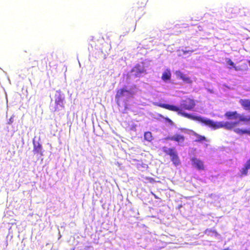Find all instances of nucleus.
<instances>
[{"label": "nucleus", "mask_w": 250, "mask_h": 250, "mask_svg": "<svg viewBox=\"0 0 250 250\" xmlns=\"http://www.w3.org/2000/svg\"><path fill=\"white\" fill-rule=\"evenodd\" d=\"M155 105L172 111L176 112L178 114L183 117L198 121L213 129L224 128L228 130H233L236 133L239 135L246 134L250 135V129L235 128L239 124V122H214L208 119H206L201 116H194L184 112V110H185L188 111L193 110L195 108L196 105L195 102L193 99L189 97H186L185 99L182 100L181 101L180 106L161 103H157Z\"/></svg>", "instance_id": "1"}, {"label": "nucleus", "mask_w": 250, "mask_h": 250, "mask_svg": "<svg viewBox=\"0 0 250 250\" xmlns=\"http://www.w3.org/2000/svg\"><path fill=\"white\" fill-rule=\"evenodd\" d=\"M162 151L166 155L170 156V160L173 164L175 166L180 164V160L177 151L174 147H167L164 146L162 148Z\"/></svg>", "instance_id": "2"}, {"label": "nucleus", "mask_w": 250, "mask_h": 250, "mask_svg": "<svg viewBox=\"0 0 250 250\" xmlns=\"http://www.w3.org/2000/svg\"><path fill=\"white\" fill-rule=\"evenodd\" d=\"M225 116L228 120H235L239 119V121L245 123H250V116L245 117L240 115L236 111H227L225 113Z\"/></svg>", "instance_id": "3"}, {"label": "nucleus", "mask_w": 250, "mask_h": 250, "mask_svg": "<svg viewBox=\"0 0 250 250\" xmlns=\"http://www.w3.org/2000/svg\"><path fill=\"white\" fill-rule=\"evenodd\" d=\"M133 92L125 88H122L118 89L115 95V100L117 104H119L121 99L124 96L132 97Z\"/></svg>", "instance_id": "4"}, {"label": "nucleus", "mask_w": 250, "mask_h": 250, "mask_svg": "<svg viewBox=\"0 0 250 250\" xmlns=\"http://www.w3.org/2000/svg\"><path fill=\"white\" fill-rule=\"evenodd\" d=\"M135 77H140L142 74H146L144 62L136 64L131 70Z\"/></svg>", "instance_id": "5"}, {"label": "nucleus", "mask_w": 250, "mask_h": 250, "mask_svg": "<svg viewBox=\"0 0 250 250\" xmlns=\"http://www.w3.org/2000/svg\"><path fill=\"white\" fill-rule=\"evenodd\" d=\"M166 141H172L177 143L179 146H183L185 140V137L180 134L176 133L171 136H167L163 139Z\"/></svg>", "instance_id": "6"}, {"label": "nucleus", "mask_w": 250, "mask_h": 250, "mask_svg": "<svg viewBox=\"0 0 250 250\" xmlns=\"http://www.w3.org/2000/svg\"><path fill=\"white\" fill-rule=\"evenodd\" d=\"M191 161L192 166L197 169L199 170H205L204 164L202 160L196 157H193L191 159Z\"/></svg>", "instance_id": "7"}, {"label": "nucleus", "mask_w": 250, "mask_h": 250, "mask_svg": "<svg viewBox=\"0 0 250 250\" xmlns=\"http://www.w3.org/2000/svg\"><path fill=\"white\" fill-rule=\"evenodd\" d=\"M239 103L245 110H250V100L240 99Z\"/></svg>", "instance_id": "8"}, {"label": "nucleus", "mask_w": 250, "mask_h": 250, "mask_svg": "<svg viewBox=\"0 0 250 250\" xmlns=\"http://www.w3.org/2000/svg\"><path fill=\"white\" fill-rule=\"evenodd\" d=\"M250 169V158L247 161L244 167L241 170V175L245 176L248 174V170Z\"/></svg>", "instance_id": "9"}, {"label": "nucleus", "mask_w": 250, "mask_h": 250, "mask_svg": "<svg viewBox=\"0 0 250 250\" xmlns=\"http://www.w3.org/2000/svg\"><path fill=\"white\" fill-rule=\"evenodd\" d=\"M192 135L196 136L197 138V139L195 140V142H203V141H207V140L205 136L199 135V134H197V133H196L195 132L193 131H192Z\"/></svg>", "instance_id": "10"}, {"label": "nucleus", "mask_w": 250, "mask_h": 250, "mask_svg": "<svg viewBox=\"0 0 250 250\" xmlns=\"http://www.w3.org/2000/svg\"><path fill=\"white\" fill-rule=\"evenodd\" d=\"M170 78L171 73L170 71L168 70H167L163 73L161 77L162 79L165 82L169 80L170 79Z\"/></svg>", "instance_id": "11"}, {"label": "nucleus", "mask_w": 250, "mask_h": 250, "mask_svg": "<svg viewBox=\"0 0 250 250\" xmlns=\"http://www.w3.org/2000/svg\"><path fill=\"white\" fill-rule=\"evenodd\" d=\"M41 150L42 146L39 143H38L37 145H34L33 152L34 154H40L41 155H42V154Z\"/></svg>", "instance_id": "12"}, {"label": "nucleus", "mask_w": 250, "mask_h": 250, "mask_svg": "<svg viewBox=\"0 0 250 250\" xmlns=\"http://www.w3.org/2000/svg\"><path fill=\"white\" fill-rule=\"evenodd\" d=\"M55 103L56 105H60L61 106L63 107V99L60 95H59L57 97L55 98Z\"/></svg>", "instance_id": "13"}, {"label": "nucleus", "mask_w": 250, "mask_h": 250, "mask_svg": "<svg viewBox=\"0 0 250 250\" xmlns=\"http://www.w3.org/2000/svg\"><path fill=\"white\" fill-rule=\"evenodd\" d=\"M144 139L148 142H151L153 140L151 132L150 131L146 132L144 134Z\"/></svg>", "instance_id": "14"}, {"label": "nucleus", "mask_w": 250, "mask_h": 250, "mask_svg": "<svg viewBox=\"0 0 250 250\" xmlns=\"http://www.w3.org/2000/svg\"><path fill=\"white\" fill-rule=\"evenodd\" d=\"M205 233L208 235H210L211 234H214L215 236L218 235V233L215 230H213L209 229H207L205 231Z\"/></svg>", "instance_id": "15"}, {"label": "nucleus", "mask_w": 250, "mask_h": 250, "mask_svg": "<svg viewBox=\"0 0 250 250\" xmlns=\"http://www.w3.org/2000/svg\"><path fill=\"white\" fill-rule=\"evenodd\" d=\"M227 62L228 64L232 66L234 68L235 70L239 71V70H241V69L240 68L235 66L234 62L230 59H227Z\"/></svg>", "instance_id": "16"}, {"label": "nucleus", "mask_w": 250, "mask_h": 250, "mask_svg": "<svg viewBox=\"0 0 250 250\" xmlns=\"http://www.w3.org/2000/svg\"><path fill=\"white\" fill-rule=\"evenodd\" d=\"M182 80L184 82H186L188 83H192V81L191 80V79L189 77L186 76V75L183 77Z\"/></svg>", "instance_id": "17"}, {"label": "nucleus", "mask_w": 250, "mask_h": 250, "mask_svg": "<svg viewBox=\"0 0 250 250\" xmlns=\"http://www.w3.org/2000/svg\"><path fill=\"white\" fill-rule=\"evenodd\" d=\"M175 74H176L177 77H178L179 78L181 79V80L183 78V77L185 75L183 73H182L180 71H176Z\"/></svg>", "instance_id": "18"}, {"label": "nucleus", "mask_w": 250, "mask_h": 250, "mask_svg": "<svg viewBox=\"0 0 250 250\" xmlns=\"http://www.w3.org/2000/svg\"><path fill=\"white\" fill-rule=\"evenodd\" d=\"M144 179L146 180L148 182H149V183H153L155 182V180L154 178H152V177H146L144 178Z\"/></svg>", "instance_id": "19"}, {"label": "nucleus", "mask_w": 250, "mask_h": 250, "mask_svg": "<svg viewBox=\"0 0 250 250\" xmlns=\"http://www.w3.org/2000/svg\"><path fill=\"white\" fill-rule=\"evenodd\" d=\"M246 16H250V9L247 10V14H245Z\"/></svg>", "instance_id": "20"}, {"label": "nucleus", "mask_w": 250, "mask_h": 250, "mask_svg": "<svg viewBox=\"0 0 250 250\" xmlns=\"http://www.w3.org/2000/svg\"><path fill=\"white\" fill-rule=\"evenodd\" d=\"M151 194L154 196V197L155 198V199H160L159 197H158L155 193H154L153 192H151Z\"/></svg>", "instance_id": "21"}, {"label": "nucleus", "mask_w": 250, "mask_h": 250, "mask_svg": "<svg viewBox=\"0 0 250 250\" xmlns=\"http://www.w3.org/2000/svg\"><path fill=\"white\" fill-rule=\"evenodd\" d=\"M193 51V50H191V51H183V52L184 54H186V53H188L189 52H192Z\"/></svg>", "instance_id": "22"}, {"label": "nucleus", "mask_w": 250, "mask_h": 250, "mask_svg": "<svg viewBox=\"0 0 250 250\" xmlns=\"http://www.w3.org/2000/svg\"><path fill=\"white\" fill-rule=\"evenodd\" d=\"M165 120L166 121H167V122H172L171 120L170 119H169L168 118H167V117L166 118Z\"/></svg>", "instance_id": "23"}, {"label": "nucleus", "mask_w": 250, "mask_h": 250, "mask_svg": "<svg viewBox=\"0 0 250 250\" xmlns=\"http://www.w3.org/2000/svg\"><path fill=\"white\" fill-rule=\"evenodd\" d=\"M248 63H249V65H250V60H249V61H248Z\"/></svg>", "instance_id": "24"}, {"label": "nucleus", "mask_w": 250, "mask_h": 250, "mask_svg": "<svg viewBox=\"0 0 250 250\" xmlns=\"http://www.w3.org/2000/svg\"><path fill=\"white\" fill-rule=\"evenodd\" d=\"M249 31L250 32V30Z\"/></svg>", "instance_id": "25"}]
</instances>
